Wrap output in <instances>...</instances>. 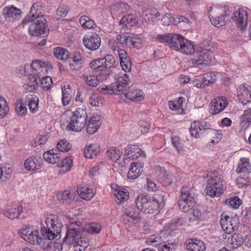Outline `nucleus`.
Instances as JSON below:
<instances>
[{
    "instance_id": "6",
    "label": "nucleus",
    "mask_w": 251,
    "mask_h": 251,
    "mask_svg": "<svg viewBox=\"0 0 251 251\" xmlns=\"http://www.w3.org/2000/svg\"><path fill=\"white\" fill-rule=\"evenodd\" d=\"M87 119V113L85 110L78 108L72 112L68 127L74 131H81L86 126Z\"/></svg>"
},
{
    "instance_id": "31",
    "label": "nucleus",
    "mask_w": 251,
    "mask_h": 251,
    "mask_svg": "<svg viewBox=\"0 0 251 251\" xmlns=\"http://www.w3.org/2000/svg\"><path fill=\"white\" fill-rule=\"evenodd\" d=\"M178 34L170 33L168 34H158L156 37V40L160 43L166 44L172 48V45L175 44L176 40L178 39Z\"/></svg>"
},
{
    "instance_id": "30",
    "label": "nucleus",
    "mask_w": 251,
    "mask_h": 251,
    "mask_svg": "<svg viewBox=\"0 0 251 251\" xmlns=\"http://www.w3.org/2000/svg\"><path fill=\"white\" fill-rule=\"evenodd\" d=\"M101 125L100 117V116H94L88 120L86 127L87 132L89 134H93L96 132Z\"/></svg>"
},
{
    "instance_id": "29",
    "label": "nucleus",
    "mask_w": 251,
    "mask_h": 251,
    "mask_svg": "<svg viewBox=\"0 0 251 251\" xmlns=\"http://www.w3.org/2000/svg\"><path fill=\"white\" fill-rule=\"evenodd\" d=\"M144 164L140 162H132L130 165V169L127 173V177L129 179L137 178L143 172Z\"/></svg>"
},
{
    "instance_id": "5",
    "label": "nucleus",
    "mask_w": 251,
    "mask_h": 251,
    "mask_svg": "<svg viewBox=\"0 0 251 251\" xmlns=\"http://www.w3.org/2000/svg\"><path fill=\"white\" fill-rule=\"evenodd\" d=\"M115 81L109 86H104L101 88L103 91H107V94L120 95L128 85L130 81L128 75L120 73L115 76Z\"/></svg>"
},
{
    "instance_id": "27",
    "label": "nucleus",
    "mask_w": 251,
    "mask_h": 251,
    "mask_svg": "<svg viewBox=\"0 0 251 251\" xmlns=\"http://www.w3.org/2000/svg\"><path fill=\"white\" fill-rule=\"evenodd\" d=\"M47 62H42L40 60H33L31 64V67L33 70V73L41 77L45 72H47V68L48 66Z\"/></svg>"
},
{
    "instance_id": "44",
    "label": "nucleus",
    "mask_w": 251,
    "mask_h": 251,
    "mask_svg": "<svg viewBox=\"0 0 251 251\" xmlns=\"http://www.w3.org/2000/svg\"><path fill=\"white\" fill-rule=\"evenodd\" d=\"M240 124L242 128L246 129L251 124V109L244 111L243 114L240 117Z\"/></svg>"
},
{
    "instance_id": "12",
    "label": "nucleus",
    "mask_w": 251,
    "mask_h": 251,
    "mask_svg": "<svg viewBox=\"0 0 251 251\" xmlns=\"http://www.w3.org/2000/svg\"><path fill=\"white\" fill-rule=\"evenodd\" d=\"M196 56L197 58L192 59V62L195 66L202 64H208L212 58V52L209 49L200 47L197 50Z\"/></svg>"
},
{
    "instance_id": "43",
    "label": "nucleus",
    "mask_w": 251,
    "mask_h": 251,
    "mask_svg": "<svg viewBox=\"0 0 251 251\" xmlns=\"http://www.w3.org/2000/svg\"><path fill=\"white\" fill-rule=\"evenodd\" d=\"M184 101L185 99L183 97H179L176 100L169 101L168 105L172 110L176 111L178 113L182 114L183 112L182 103Z\"/></svg>"
},
{
    "instance_id": "9",
    "label": "nucleus",
    "mask_w": 251,
    "mask_h": 251,
    "mask_svg": "<svg viewBox=\"0 0 251 251\" xmlns=\"http://www.w3.org/2000/svg\"><path fill=\"white\" fill-rule=\"evenodd\" d=\"M223 182L219 177L213 176L208 180L205 188L207 195L211 197H218L223 194Z\"/></svg>"
},
{
    "instance_id": "17",
    "label": "nucleus",
    "mask_w": 251,
    "mask_h": 251,
    "mask_svg": "<svg viewBox=\"0 0 251 251\" xmlns=\"http://www.w3.org/2000/svg\"><path fill=\"white\" fill-rule=\"evenodd\" d=\"M23 212L22 206L18 203H14L6 206L1 211V213L10 219L18 218Z\"/></svg>"
},
{
    "instance_id": "50",
    "label": "nucleus",
    "mask_w": 251,
    "mask_h": 251,
    "mask_svg": "<svg viewBox=\"0 0 251 251\" xmlns=\"http://www.w3.org/2000/svg\"><path fill=\"white\" fill-rule=\"evenodd\" d=\"M101 229V226L95 223L88 224L85 225L84 227V230L86 231V232L91 234L98 233L100 232Z\"/></svg>"
},
{
    "instance_id": "2",
    "label": "nucleus",
    "mask_w": 251,
    "mask_h": 251,
    "mask_svg": "<svg viewBox=\"0 0 251 251\" xmlns=\"http://www.w3.org/2000/svg\"><path fill=\"white\" fill-rule=\"evenodd\" d=\"M82 228L76 224H72L68 227L64 237V242L74 245L75 251H84L88 247V241L81 237Z\"/></svg>"
},
{
    "instance_id": "46",
    "label": "nucleus",
    "mask_w": 251,
    "mask_h": 251,
    "mask_svg": "<svg viewBox=\"0 0 251 251\" xmlns=\"http://www.w3.org/2000/svg\"><path fill=\"white\" fill-rule=\"evenodd\" d=\"M167 231L163 230L160 232L159 235H153L150 236V238L147 240V243L150 245H152L154 243L157 244L160 243L162 241H165L166 238V232Z\"/></svg>"
},
{
    "instance_id": "36",
    "label": "nucleus",
    "mask_w": 251,
    "mask_h": 251,
    "mask_svg": "<svg viewBox=\"0 0 251 251\" xmlns=\"http://www.w3.org/2000/svg\"><path fill=\"white\" fill-rule=\"evenodd\" d=\"M83 60L81 54L75 52L73 55L72 62L70 63V67L72 70L78 71L82 67Z\"/></svg>"
},
{
    "instance_id": "13",
    "label": "nucleus",
    "mask_w": 251,
    "mask_h": 251,
    "mask_svg": "<svg viewBox=\"0 0 251 251\" xmlns=\"http://www.w3.org/2000/svg\"><path fill=\"white\" fill-rule=\"evenodd\" d=\"M84 46L91 50H97L101 44V38L95 32L85 35L82 39Z\"/></svg>"
},
{
    "instance_id": "14",
    "label": "nucleus",
    "mask_w": 251,
    "mask_h": 251,
    "mask_svg": "<svg viewBox=\"0 0 251 251\" xmlns=\"http://www.w3.org/2000/svg\"><path fill=\"white\" fill-rule=\"evenodd\" d=\"M227 99L223 96L213 100L209 106V112L211 114H217L223 111L227 106Z\"/></svg>"
},
{
    "instance_id": "63",
    "label": "nucleus",
    "mask_w": 251,
    "mask_h": 251,
    "mask_svg": "<svg viewBox=\"0 0 251 251\" xmlns=\"http://www.w3.org/2000/svg\"><path fill=\"white\" fill-rule=\"evenodd\" d=\"M58 150L62 152L68 151L71 148V145L65 140H61L57 145Z\"/></svg>"
},
{
    "instance_id": "20",
    "label": "nucleus",
    "mask_w": 251,
    "mask_h": 251,
    "mask_svg": "<svg viewBox=\"0 0 251 251\" xmlns=\"http://www.w3.org/2000/svg\"><path fill=\"white\" fill-rule=\"evenodd\" d=\"M42 167V161L41 159L34 156L27 157L24 163V167L26 171L29 172L36 171Z\"/></svg>"
},
{
    "instance_id": "32",
    "label": "nucleus",
    "mask_w": 251,
    "mask_h": 251,
    "mask_svg": "<svg viewBox=\"0 0 251 251\" xmlns=\"http://www.w3.org/2000/svg\"><path fill=\"white\" fill-rule=\"evenodd\" d=\"M25 102L28 103L29 110L32 113L36 112L39 108V99L34 94L27 95Z\"/></svg>"
},
{
    "instance_id": "52",
    "label": "nucleus",
    "mask_w": 251,
    "mask_h": 251,
    "mask_svg": "<svg viewBox=\"0 0 251 251\" xmlns=\"http://www.w3.org/2000/svg\"><path fill=\"white\" fill-rule=\"evenodd\" d=\"M116 39L120 44L131 47V37L127 36L125 34L121 33L117 36Z\"/></svg>"
},
{
    "instance_id": "37",
    "label": "nucleus",
    "mask_w": 251,
    "mask_h": 251,
    "mask_svg": "<svg viewBox=\"0 0 251 251\" xmlns=\"http://www.w3.org/2000/svg\"><path fill=\"white\" fill-rule=\"evenodd\" d=\"M126 98L133 101H140L144 99V93L142 90H131L124 94Z\"/></svg>"
},
{
    "instance_id": "15",
    "label": "nucleus",
    "mask_w": 251,
    "mask_h": 251,
    "mask_svg": "<svg viewBox=\"0 0 251 251\" xmlns=\"http://www.w3.org/2000/svg\"><path fill=\"white\" fill-rule=\"evenodd\" d=\"M123 218L125 224L131 226L139 222L141 216L136 208L130 206L126 208Z\"/></svg>"
},
{
    "instance_id": "60",
    "label": "nucleus",
    "mask_w": 251,
    "mask_h": 251,
    "mask_svg": "<svg viewBox=\"0 0 251 251\" xmlns=\"http://www.w3.org/2000/svg\"><path fill=\"white\" fill-rule=\"evenodd\" d=\"M102 59L103 60V65L105 69H109L114 65L115 62L114 57L111 54H108Z\"/></svg>"
},
{
    "instance_id": "61",
    "label": "nucleus",
    "mask_w": 251,
    "mask_h": 251,
    "mask_svg": "<svg viewBox=\"0 0 251 251\" xmlns=\"http://www.w3.org/2000/svg\"><path fill=\"white\" fill-rule=\"evenodd\" d=\"M52 79L50 76H43L41 79L42 88L46 91L49 90L52 85Z\"/></svg>"
},
{
    "instance_id": "56",
    "label": "nucleus",
    "mask_w": 251,
    "mask_h": 251,
    "mask_svg": "<svg viewBox=\"0 0 251 251\" xmlns=\"http://www.w3.org/2000/svg\"><path fill=\"white\" fill-rule=\"evenodd\" d=\"M83 78L85 82L89 86L95 87L99 83V79L97 75H84Z\"/></svg>"
},
{
    "instance_id": "47",
    "label": "nucleus",
    "mask_w": 251,
    "mask_h": 251,
    "mask_svg": "<svg viewBox=\"0 0 251 251\" xmlns=\"http://www.w3.org/2000/svg\"><path fill=\"white\" fill-rule=\"evenodd\" d=\"M62 102L63 105H68L72 99L71 90L69 85L62 87Z\"/></svg>"
},
{
    "instance_id": "53",
    "label": "nucleus",
    "mask_w": 251,
    "mask_h": 251,
    "mask_svg": "<svg viewBox=\"0 0 251 251\" xmlns=\"http://www.w3.org/2000/svg\"><path fill=\"white\" fill-rule=\"evenodd\" d=\"M9 112V106L4 98L0 97V118H4Z\"/></svg>"
},
{
    "instance_id": "33",
    "label": "nucleus",
    "mask_w": 251,
    "mask_h": 251,
    "mask_svg": "<svg viewBox=\"0 0 251 251\" xmlns=\"http://www.w3.org/2000/svg\"><path fill=\"white\" fill-rule=\"evenodd\" d=\"M77 193L80 198L86 201L90 200L95 194L94 190L87 186L78 187Z\"/></svg>"
},
{
    "instance_id": "1",
    "label": "nucleus",
    "mask_w": 251,
    "mask_h": 251,
    "mask_svg": "<svg viewBox=\"0 0 251 251\" xmlns=\"http://www.w3.org/2000/svg\"><path fill=\"white\" fill-rule=\"evenodd\" d=\"M136 204L138 210L146 213H153L162 208L164 205L163 197L156 195L153 197L141 194L136 200Z\"/></svg>"
},
{
    "instance_id": "28",
    "label": "nucleus",
    "mask_w": 251,
    "mask_h": 251,
    "mask_svg": "<svg viewBox=\"0 0 251 251\" xmlns=\"http://www.w3.org/2000/svg\"><path fill=\"white\" fill-rule=\"evenodd\" d=\"M205 124L203 122L195 121L193 122L190 128L191 135L196 138L201 137L205 130Z\"/></svg>"
},
{
    "instance_id": "58",
    "label": "nucleus",
    "mask_w": 251,
    "mask_h": 251,
    "mask_svg": "<svg viewBox=\"0 0 251 251\" xmlns=\"http://www.w3.org/2000/svg\"><path fill=\"white\" fill-rule=\"evenodd\" d=\"M193 83L196 87L199 88H204L208 84L207 81L204 79L203 75L197 76L193 80Z\"/></svg>"
},
{
    "instance_id": "57",
    "label": "nucleus",
    "mask_w": 251,
    "mask_h": 251,
    "mask_svg": "<svg viewBox=\"0 0 251 251\" xmlns=\"http://www.w3.org/2000/svg\"><path fill=\"white\" fill-rule=\"evenodd\" d=\"M89 104L94 107H99L102 103V99L96 94H92L89 99Z\"/></svg>"
},
{
    "instance_id": "19",
    "label": "nucleus",
    "mask_w": 251,
    "mask_h": 251,
    "mask_svg": "<svg viewBox=\"0 0 251 251\" xmlns=\"http://www.w3.org/2000/svg\"><path fill=\"white\" fill-rule=\"evenodd\" d=\"M221 225L225 233H232L237 227V222L236 219L222 214L221 216Z\"/></svg>"
},
{
    "instance_id": "64",
    "label": "nucleus",
    "mask_w": 251,
    "mask_h": 251,
    "mask_svg": "<svg viewBox=\"0 0 251 251\" xmlns=\"http://www.w3.org/2000/svg\"><path fill=\"white\" fill-rule=\"evenodd\" d=\"M145 41V38L142 36L137 35L132 37L131 47L138 48V46Z\"/></svg>"
},
{
    "instance_id": "7",
    "label": "nucleus",
    "mask_w": 251,
    "mask_h": 251,
    "mask_svg": "<svg viewBox=\"0 0 251 251\" xmlns=\"http://www.w3.org/2000/svg\"><path fill=\"white\" fill-rule=\"evenodd\" d=\"M195 191L192 188L185 186L181 190V197L178 203L179 209L183 212L189 211L195 204Z\"/></svg>"
},
{
    "instance_id": "42",
    "label": "nucleus",
    "mask_w": 251,
    "mask_h": 251,
    "mask_svg": "<svg viewBox=\"0 0 251 251\" xmlns=\"http://www.w3.org/2000/svg\"><path fill=\"white\" fill-rule=\"evenodd\" d=\"M38 78L40 79V77H38V75L35 74H31L28 75L25 85L27 87L26 89L29 92H32L37 88Z\"/></svg>"
},
{
    "instance_id": "8",
    "label": "nucleus",
    "mask_w": 251,
    "mask_h": 251,
    "mask_svg": "<svg viewBox=\"0 0 251 251\" xmlns=\"http://www.w3.org/2000/svg\"><path fill=\"white\" fill-rule=\"evenodd\" d=\"M20 236L31 244H37L40 247L44 239L39 235V230L32 226H24L20 230Z\"/></svg>"
},
{
    "instance_id": "45",
    "label": "nucleus",
    "mask_w": 251,
    "mask_h": 251,
    "mask_svg": "<svg viewBox=\"0 0 251 251\" xmlns=\"http://www.w3.org/2000/svg\"><path fill=\"white\" fill-rule=\"evenodd\" d=\"M73 159L71 157H66L58 163L57 166L61 169L60 173H65L69 171L73 166Z\"/></svg>"
},
{
    "instance_id": "49",
    "label": "nucleus",
    "mask_w": 251,
    "mask_h": 251,
    "mask_svg": "<svg viewBox=\"0 0 251 251\" xmlns=\"http://www.w3.org/2000/svg\"><path fill=\"white\" fill-rule=\"evenodd\" d=\"M79 23L83 28L90 29L96 26L94 21L86 15H83L80 17Z\"/></svg>"
},
{
    "instance_id": "22",
    "label": "nucleus",
    "mask_w": 251,
    "mask_h": 251,
    "mask_svg": "<svg viewBox=\"0 0 251 251\" xmlns=\"http://www.w3.org/2000/svg\"><path fill=\"white\" fill-rule=\"evenodd\" d=\"M45 6V4L41 2L34 3L31 7L28 16L23 20L22 24H25L39 18L41 14V10Z\"/></svg>"
},
{
    "instance_id": "21",
    "label": "nucleus",
    "mask_w": 251,
    "mask_h": 251,
    "mask_svg": "<svg viewBox=\"0 0 251 251\" xmlns=\"http://www.w3.org/2000/svg\"><path fill=\"white\" fill-rule=\"evenodd\" d=\"M142 156L145 157L146 154L137 145H129L125 149V156L126 158L134 160Z\"/></svg>"
},
{
    "instance_id": "24",
    "label": "nucleus",
    "mask_w": 251,
    "mask_h": 251,
    "mask_svg": "<svg viewBox=\"0 0 251 251\" xmlns=\"http://www.w3.org/2000/svg\"><path fill=\"white\" fill-rule=\"evenodd\" d=\"M237 97L239 100L243 104L250 101L251 86L241 85L237 89Z\"/></svg>"
},
{
    "instance_id": "62",
    "label": "nucleus",
    "mask_w": 251,
    "mask_h": 251,
    "mask_svg": "<svg viewBox=\"0 0 251 251\" xmlns=\"http://www.w3.org/2000/svg\"><path fill=\"white\" fill-rule=\"evenodd\" d=\"M172 142L173 146L176 149L178 153L182 151L183 144L179 137L177 136L172 137Z\"/></svg>"
},
{
    "instance_id": "23",
    "label": "nucleus",
    "mask_w": 251,
    "mask_h": 251,
    "mask_svg": "<svg viewBox=\"0 0 251 251\" xmlns=\"http://www.w3.org/2000/svg\"><path fill=\"white\" fill-rule=\"evenodd\" d=\"M137 24V20L132 15L128 14L124 16L120 22L119 26L121 32H125L126 30Z\"/></svg>"
},
{
    "instance_id": "40",
    "label": "nucleus",
    "mask_w": 251,
    "mask_h": 251,
    "mask_svg": "<svg viewBox=\"0 0 251 251\" xmlns=\"http://www.w3.org/2000/svg\"><path fill=\"white\" fill-rule=\"evenodd\" d=\"M62 247V244L60 242H45L44 239L41 246V248L49 251H61Z\"/></svg>"
},
{
    "instance_id": "35",
    "label": "nucleus",
    "mask_w": 251,
    "mask_h": 251,
    "mask_svg": "<svg viewBox=\"0 0 251 251\" xmlns=\"http://www.w3.org/2000/svg\"><path fill=\"white\" fill-rule=\"evenodd\" d=\"M100 152V147L98 144L95 143L88 145L84 149L85 157L92 159Z\"/></svg>"
},
{
    "instance_id": "51",
    "label": "nucleus",
    "mask_w": 251,
    "mask_h": 251,
    "mask_svg": "<svg viewBox=\"0 0 251 251\" xmlns=\"http://www.w3.org/2000/svg\"><path fill=\"white\" fill-rule=\"evenodd\" d=\"M15 110L20 116H25L27 113V108L25 103L22 100H19L15 103Z\"/></svg>"
},
{
    "instance_id": "11",
    "label": "nucleus",
    "mask_w": 251,
    "mask_h": 251,
    "mask_svg": "<svg viewBox=\"0 0 251 251\" xmlns=\"http://www.w3.org/2000/svg\"><path fill=\"white\" fill-rule=\"evenodd\" d=\"M2 16L7 23L13 24L21 19L22 14L21 9L10 5L3 8Z\"/></svg>"
},
{
    "instance_id": "10",
    "label": "nucleus",
    "mask_w": 251,
    "mask_h": 251,
    "mask_svg": "<svg viewBox=\"0 0 251 251\" xmlns=\"http://www.w3.org/2000/svg\"><path fill=\"white\" fill-rule=\"evenodd\" d=\"M172 49L180 52L190 55L195 52L196 49L193 43L178 34V39L175 44L172 45Z\"/></svg>"
},
{
    "instance_id": "26",
    "label": "nucleus",
    "mask_w": 251,
    "mask_h": 251,
    "mask_svg": "<svg viewBox=\"0 0 251 251\" xmlns=\"http://www.w3.org/2000/svg\"><path fill=\"white\" fill-rule=\"evenodd\" d=\"M186 247L189 251H204L206 249L203 241L195 238L188 239Z\"/></svg>"
},
{
    "instance_id": "16",
    "label": "nucleus",
    "mask_w": 251,
    "mask_h": 251,
    "mask_svg": "<svg viewBox=\"0 0 251 251\" xmlns=\"http://www.w3.org/2000/svg\"><path fill=\"white\" fill-rule=\"evenodd\" d=\"M45 21V20H38L31 23L28 28L29 34L33 36L45 34L47 30Z\"/></svg>"
},
{
    "instance_id": "48",
    "label": "nucleus",
    "mask_w": 251,
    "mask_h": 251,
    "mask_svg": "<svg viewBox=\"0 0 251 251\" xmlns=\"http://www.w3.org/2000/svg\"><path fill=\"white\" fill-rule=\"evenodd\" d=\"M53 54L59 60L62 61L67 60L69 57L68 51L64 48L57 47L54 49Z\"/></svg>"
},
{
    "instance_id": "38",
    "label": "nucleus",
    "mask_w": 251,
    "mask_h": 251,
    "mask_svg": "<svg viewBox=\"0 0 251 251\" xmlns=\"http://www.w3.org/2000/svg\"><path fill=\"white\" fill-rule=\"evenodd\" d=\"M251 172V165L248 158L243 157L240 159L236 172L238 174L242 173H250Z\"/></svg>"
},
{
    "instance_id": "59",
    "label": "nucleus",
    "mask_w": 251,
    "mask_h": 251,
    "mask_svg": "<svg viewBox=\"0 0 251 251\" xmlns=\"http://www.w3.org/2000/svg\"><path fill=\"white\" fill-rule=\"evenodd\" d=\"M243 242L244 241L241 236L238 235H234L232 236L230 243L232 248L233 249H236L241 246Z\"/></svg>"
},
{
    "instance_id": "39",
    "label": "nucleus",
    "mask_w": 251,
    "mask_h": 251,
    "mask_svg": "<svg viewBox=\"0 0 251 251\" xmlns=\"http://www.w3.org/2000/svg\"><path fill=\"white\" fill-rule=\"evenodd\" d=\"M115 197V201L118 204L127 201L129 198V193L125 188H121L115 190L113 192Z\"/></svg>"
},
{
    "instance_id": "41",
    "label": "nucleus",
    "mask_w": 251,
    "mask_h": 251,
    "mask_svg": "<svg viewBox=\"0 0 251 251\" xmlns=\"http://www.w3.org/2000/svg\"><path fill=\"white\" fill-rule=\"evenodd\" d=\"M75 198V194L70 190L59 192L57 195L58 200L64 203H70Z\"/></svg>"
},
{
    "instance_id": "4",
    "label": "nucleus",
    "mask_w": 251,
    "mask_h": 251,
    "mask_svg": "<svg viewBox=\"0 0 251 251\" xmlns=\"http://www.w3.org/2000/svg\"><path fill=\"white\" fill-rule=\"evenodd\" d=\"M232 11L228 6L213 7L209 12L211 24L216 27H221L230 21Z\"/></svg>"
},
{
    "instance_id": "3",
    "label": "nucleus",
    "mask_w": 251,
    "mask_h": 251,
    "mask_svg": "<svg viewBox=\"0 0 251 251\" xmlns=\"http://www.w3.org/2000/svg\"><path fill=\"white\" fill-rule=\"evenodd\" d=\"M45 223L47 227H43L41 229L43 237L49 240L59 239L63 225L58 216L54 214L47 215L45 217Z\"/></svg>"
},
{
    "instance_id": "34",
    "label": "nucleus",
    "mask_w": 251,
    "mask_h": 251,
    "mask_svg": "<svg viewBox=\"0 0 251 251\" xmlns=\"http://www.w3.org/2000/svg\"><path fill=\"white\" fill-rule=\"evenodd\" d=\"M43 158L48 163L54 164L59 163L60 155L53 150L47 151L43 154Z\"/></svg>"
},
{
    "instance_id": "54",
    "label": "nucleus",
    "mask_w": 251,
    "mask_h": 251,
    "mask_svg": "<svg viewBox=\"0 0 251 251\" xmlns=\"http://www.w3.org/2000/svg\"><path fill=\"white\" fill-rule=\"evenodd\" d=\"M108 156L113 160H118L121 157V151L117 148H111L107 151Z\"/></svg>"
},
{
    "instance_id": "18",
    "label": "nucleus",
    "mask_w": 251,
    "mask_h": 251,
    "mask_svg": "<svg viewBox=\"0 0 251 251\" xmlns=\"http://www.w3.org/2000/svg\"><path fill=\"white\" fill-rule=\"evenodd\" d=\"M233 21L237 26L241 29L245 28L248 25V14L246 11L243 9H239L233 14L232 17Z\"/></svg>"
},
{
    "instance_id": "55",
    "label": "nucleus",
    "mask_w": 251,
    "mask_h": 251,
    "mask_svg": "<svg viewBox=\"0 0 251 251\" xmlns=\"http://www.w3.org/2000/svg\"><path fill=\"white\" fill-rule=\"evenodd\" d=\"M103 62V60L101 58L94 59L90 62V66L91 68L97 70L98 71L103 70L104 68Z\"/></svg>"
},
{
    "instance_id": "25",
    "label": "nucleus",
    "mask_w": 251,
    "mask_h": 251,
    "mask_svg": "<svg viewBox=\"0 0 251 251\" xmlns=\"http://www.w3.org/2000/svg\"><path fill=\"white\" fill-rule=\"evenodd\" d=\"M118 54L123 70L125 72H130L131 69V63L130 57L126 52L124 50L118 49Z\"/></svg>"
}]
</instances>
